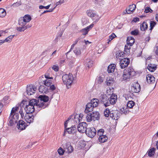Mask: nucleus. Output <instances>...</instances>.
Returning a JSON list of instances; mask_svg holds the SVG:
<instances>
[{
	"mask_svg": "<svg viewBox=\"0 0 158 158\" xmlns=\"http://www.w3.org/2000/svg\"><path fill=\"white\" fill-rule=\"evenodd\" d=\"M37 106V101L35 99H32L30 100L28 104L26 105L24 108V110L27 114H32L35 111L34 107Z\"/></svg>",
	"mask_w": 158,
	"mask_h": 158,
	"instance_id": "1",
	"label": "nucleus"
},
{
	"mask_svg": "<svg viewBox=\"0 0 158 158\" xmlns=\"http://www.w3.org/2000/svg\"><path fill=\"white\" fill-rule=\"evenodd\" d=\"M39 101L37 102L38 107L44 109L48 105L44 103L47 102L49 99V97L46 95H40L39 97Z\"/></svg>",
	"mask_w": 158,
	"mask_h": 158,
	"instance_id": "2",
	"label": "nucleus"
},
{
	"mask_svg": "<svg viewBox=\"0 0 158 158\" xmlns=\"http://www.w3.org/2000/svg\"><path fill=\"white\" fill-rule=\"evenodd\" d=\"M62 78L64 83L66 84L67 87L71 85L73 81V77L71 73L69 74H65L62 76Z\"/></svg>",
	"mask_w": 158,
	"mask_h": 158,
	"instance_id": "3",
	"label": "nucleus"
},
{
	"mask_svg": "<svg viewBox=\"0 0 158 158\" xmlns=\"http://www.w3.org/2000/svg\"><path fill=\"white\" fill-rule=\"evenodd\" d=\"M136 74L134 70H124L123 79L124 81H129L130 78Z\"/></svg>",
	"mask_w": 158,
	"mask_h": 158,
	"instance_id": "4",
	"label": "nucleus"
},
{
	"mask_svg": "<svg viewBox=\"0 0 158 158\" xmlns=\"http://www.w3.org/2000/svg\"><path fill=\"white\" fill-rule=\"evenodd\" d=\"M99 114L98 111L93 112L92 113L87 114L86 118L87 122H90L92 120H98L99 119Z\"/></svg>",
	"mask_w": 158,
	"mask_h": 158,
	"instance_id": "5",
	"label": "nucleus"
},
{
	"mask_svg": "<svg viewBox=\"0 0 158 158\" xmlns=\"http://www.w3.org/2000/svg\"><path fill=\"white\" fill-rule=\"evenodd\" d=\"M86 14L88 16L93 19L94 22H98L100 18L99 15L96 14V12L92 9L87 10Z\"/></svg>",
	"mask_w": 158,
	"mask_h": 158,
	"instance_id": "6",
	"label": "nucleus"
},
{
	"mask_svg": "<svg viewBox=\"0 0 158 158\" xmlns=\"http://www.w3.org/2000/svg\"><path fill=\"white\" fill-rule=\"evenodd\" d=\"M44 76L46 79L45 80H43V81H41V78H44L43 76H42L40 77V81L39 83L40 85L44 84L46 86H48L52 83V81L51 79H53V77H50L49 74L48 73H46L44 75Z\"/></svg>",
	"mask_w": 158,
	"mask_h": 158,
	"instance_id": "7",
	"label": "nucleus"
},
{
	"mask_svg": "<svg viewBox=\"0 0 158 158\" xmlns=\"http://www.w3.org/2000/svg\"><path fill=\"white\" fill-rule=\"evenodd\" d=\"M31 19V16L28 15H25L23 17H20L19 20V25H25L27 23L30 22Z\"/></svg>",
	"mask_w": 158,
	"mask_h": 158,
	"instance_id": "8",
	"label": "nucleus"
},
{
	"mask_svg": "<svg viewBox=\"0 0 158 158\" xmlns=\"http://www.w3.org/2000/svg\"><path fill=\"white\" fill-rule=\"evenodd\" d=\"M19 115L18 114H10L9 118L10 125L12 126L13 125L17 123L18 120Z\"/></svg>",
	"mask_w": 158,
	"mask_h": 158,
	"instance_id": "9",
	"label": "nucleus"
},
{
	"mask_svg": "<svg viewBox=\"0 0 158 158\" xmlns=\"http://www.w3.org/2000/svg\"><path fill=\"white\" fill-rule=\"evenodd\" d=\"M121 115V113L119 111L117 110H111L110 117L113 119L118 120Z\"/></svg>",
	"mask_w": 158,
	"mask_h": 158,
	"instance_id": "10",
	"label": "nucleus"
},
{
	"mask_svg": "<svg viewBox=\"0 0 158 158\" xmlns=\"http://www.w3.org/2000/svg\"><path fill=\"white\" fill-rule=\"evenodd\" d=\"M87 125L86 123L82 122L78 124L77 127L78 131L81 133L86 132L87 128Z\"/></svg>",
	"mask_w": 158,
	"mask_h": 158,
	"instance_id": "11",
	"label": "nucleus"
},
{
	"mask_svg": "<svg viewBox=\"0 0 158 158\" xmlns=\"http://www.w3.org/2000/svg\"><path fill=\"white\" fill-rule=\"evenodd\" d=\"M117 99V96L114 94H112L110 98H108V100H107V105H108V106H110V104L114 105L116 102Z\"/></svg>",
	"mask_w": 158,
	"mask_h": 158,
	"instance_id": "12",
	"label": "nucleus"
},
{
	"mask_svg": "<svg viewBox=\"0 0 158 158\" xmlns=\"http://www.w3.org/2000/svg\"><path fill=\"white\" fill-rule=\"evenodd\" d=\"M77 132L76 127L75 126H73L70 127L66 128L63 134V136H65L67 132L69 134H74Z\"/></svg>",
	"mask_w": 158,
	"mask_h": 158,
	"instance_id": "13",
	"label": "nucleus"
},
{
	"mask_svg": "<svg viewBox=\"0 0 158 158\" xmlns=\"http://www.w3.org/2000/svg\"><path fill=\"white\" fill-rule=\"evenodd\" d=\"M85 133L88 136L92 138L96 135V130L94 127L88 128Z\"/></svg>",
	"mask_w": 158,
	"mask_h": 158,
	"instance_id": "14",
	"label": "nucleus"
},
{
	"mask_svg": "<svg viewBox=\"0 0 158 158\" xmlns=\"http://www.w3.org/2000/svg\"><path fill=\"white\" fill-rule=\"evenodd\" d=\"M36 88L35 86L33 85H30L27 86V88L26 93L28 95H31L35 93Z\"/></svg>",
	"mask_w": 158,
	"mask_h": 158,
	"instance_id": "15",
	"label": "nucleus"
},
{
	"mask_svg": "<svg viewBox=\"0 0 158 158\" xmlns=\"http://www.w3.org/2000/svg\"><path fill=\"white\" fill-rule=\"evenodd\" d=\"M63 147L65 151L68 153H72L73 150V148L69 142H66L64 144Z\"/></svg>",
	"mask_w": 158,
	"mask_h": 158,
	"instance_id": "16",
	"label": "nucleus"
},
{
	"mask_svg": "<svg viewBox=\"0 0 158 158\" xmlns=\"http://www.w3.org/2000/svg\"><path fill=\"white\" fill-rule=\"evenodd\" d=\"M131 91L134 93H138L140 90V86L137 82H135L131 87Z\"/></svg>",
	"mask_w": 158,
	"mask_h": 158,
	"instance_id": "17",
	"label": "nucleus"
},
{
	"mask_svg": "<svg viewBox=\"0 0 158 158\" xmlns=\"http://www.w3.org/2000/svg\"><path fill=\"white\" fill-rule=\"evenodd\" d=\"M34 118V116L31 114H27L24 116V119L28 125L33 122Z\"/></svg>",
	"mask_w": 158,
	"mask_h": 158,
	"instance_id": "18",
	"label": "nucleus"
},
{
	"mask_svg": "<svg viewBox=\"0 0 158 158\" xmlns=\"http://www.w3.org/2000/svg\"><path fill=\"white\" fill-rule=\"evenodd\" d=\"M129 63V60L127 58H125L120 60V66L121 69H124L127 67Z\"/></svg>",
	"mask_w": 158,
	"mask_h": 158,
	"instance_id": "19",
	"label": "nucleus"
},
{
	"mask_svg": "<svg viewBox=\"0 0 158 158\" xmlns=\"http://www.w3.org/2000/svg\"><path fill=\"white\" fill-rule=\"evenodd\" d=\"M28 125H26V123L23 121L19 120L17 124V127L19 130H23L25 129Z\"/></svg>",
	"mask_w": 158,
	"mask_h": 158,
	"instance_id": "20",
	"label": "nucleus"
},
{
	"mask_svg": "<svg viewBox=\"0 0 158 158\" xmlns=\"http://www.w3.org/2000/svg\"><path fill=\"white\" fill-rule=\"evenodd\" d=\"M100 99L104 106L106 107L108 106V105H107V100H108V98L106 94H102L100 97Z\"/></svg>",
	"mask_w": 158,
	"mask_h": 158,
	"instance_id": "21",
	"label": "nucleus"
},
{
	"mask_svg": "<svg viewBox=\"0 0 158 158\" xmlns=\"http://www.w3.org/2000/svg\"><path fill=\"white\" fill-rule=\"evenodd\" d=\"M92 104L90 102L88 103L86 106V108L85 110V113H88L92 111L94 107L92 106Z\"/></svg>",
	"mask_w": 158,
	"mask_h": 158,
	"instance_id": "22",
	"label": "nucleus"
},
{
	"mask_svg": "<svg viewBox=\"0 0 158 158\" xmlns=\"http://www.w3.org/2000/svg\"><path fill=\"white\" fill-rule=\"evenodd\" d=\"M146 80L147 82L149 84L153 83L155 81L154 77L151 74H148L147 75Z\"/></svg>",
	"mask_w": 158,
	"mask_h": 158,
	"instance_id": "23",
	"label": "nucleus"
},
{
	"mask_svg": "<svg viewBox=\"0 0 158 158\" xmlns=\"http://www.w3.org/2000/svg\"><path fill=\"white\" fill-rule=\"evenodd\" d=\"M93 26L94 24H92L90 25L87 26L85 28L81 30L80 31L82 33L83 35H85L88 33L89 31L93 27Z\"/></svg>",
	"mask_w": 158,
	"mask_h": 158,
	"instance_id": "24",
	"label": "nucleus"
},
{
	"mask_svg": "<svg viewBox=\"0 0 158 158\" xmlns=\"http://www.w3.org/2000/svg\"><path fill=\"white\" fill-rule=\"evenodd\" d=\"M39 91L41 93L46 94L48 92V88L44 85H41L39 87Z\"/></svg>",
	"mask_w": 158,
	"mask_h": 158,
	"instance_id": "25",
	"label": "nucleus"
},
{
	"mask_svg": "<svg viewBox=\"0 0 158 158\" xmlns=\"http://www.w3.org/2000/svg\"><path fill=\"white\" fill-rule=\"evenodd\" d=\"M135 42L134 39L132 37H128L127 40V44L130 46H132Z\"/></svg>",
	"mask_w": 158,
	"mask_h": 158,
	"instance_id": "26",
	"label": "nucleus"
},
{
	"mask_svg": "<svg viewBox=\"0 0 158 158\" xmlns=\"http://www.w3.org/2000/svg\"><path fill=\"white\" fill-rule=\"evenodd\" d=\"M86 66L88 68H91L93 65V61L90 58H87L86 60Z\"/></svg>",
	"mask_w": 158,
	"mask_h": 158,
	"instance_id": "27",
	"label": "nucleus"
},
{
	"mask_svg": "<svg viewBox=\"0 0 158 158\" xmlns=\"http://www.w3.org/2000/svg\"><path fill=\"white\" fill-rule=\"evenodd\" d=\"M99 141L101 143H104L106 142L108 140V137L106 135L101 136L98 138Z\"/></svg>",
	"mask_w": 158,
	"mask_h": 158,
	"instance_id": "28",
	"label": "nucleus"
},
{
	"mask_svg": "<svg viewBox=\"0 0 158 158\" xmlns=\"http://www.w3.org/2000/svg\"><path fill=\"white\" fill-rule=\"evenodd\" d=\"M120 110L121 113V114H126L129 113V109L126 107H124L120 109Z\"/></svg>",
	"mask_w": 158,
	"mask_h": 158,
	"instance_id": "29",
	"label": "nucleus"
},
{
	"mask_svg": "<svg viewBox=\"0 0 158 158\" xmlns=\"http://www.w3.org/2000/svg\"><path fill=\"white\" fill-rule=\"evenodd\" d=\"M124 53L120 51H117L116 54V57L119 60H121V57H123Z\"/></svg>",
	"mask_w": 158,
	"mask_h": 158,
	"instance_id": "30",
	"label": "nucleus"
},
{
	"mask_svg": "<svg viewBox=\"0 0 158 158\" xmlns=\"http://www.w3.org/2000/svg\"><path fill=\"white\" fill-rule=\"evenodd\" d=\"M98 101H99L98 99L96 98H94L91 100L90 103L92 104V106L94 107H97L98 106Z\"/></svg>",
	"mask_w": 158,
	"mask_h": 158,
	"instance_id": "31",
	"label": "nucleus"
},
{
	"mask_svg": "<svg viewBox=\"0 0 158 158\" xmlns=\"http://www.w3.org/2000/svg\"><path fill=\"white\" fill-rule=\"evenodd\" d=\"M148 28V24L146 22H143L140 25V28L141 31H144Z\"/></svg>",
	"mask_w": 158,
	"mask_h": 158,
	"instance_id": "32",
	"label": "nucleus"
},
{
	"mask_svg": "<svg viewBox=\"0 0 158 158\" xmlns=\"http://www.w3.org/2000/svg\"><path fill=\"white\" fill-rule=\"evenodd\" d=\"M135 104V103L132 100H129L127 103V107L129 108H132Z\"/></svg>",
	"mask_w": 158,
	"mask_h": 158,
	"instance_id": "33",
	"label": "nucleus"
},
{
	"mask_svg": "<svg viewBox=\"0 0 158 158\" xmlns=\"http://www.w3.org/2000/svg\"><path fill=\"white\" fill-rule=\"evenodd\" d=\"M21 27H17L16 30L22 32L24 30H26L27 27V26H25V25H20Z\"/></svg>",
	"mask_w": 158,
	"mask_h": 158,
	"instance_id": "34",
	"label": "nucleus"
},
{
	"mask_svg": "<svg viewBox=\"0 0 158 158\" xmlns=\"http://www.w3.org/2000/svg\"><path fill=\"white\" fill-rule=\"evenodd\" d=\"M136 5L134 4L130 5L128 8V10L131 12V14L135 10L136 8Z\"/></svg>",
	"mask_w": 158,
	"mask_h": 158,
	"instance_id": "35",
	"label": "nucleus"
},
{
	"mask_svg": "<svg viewBox=\"0 0 158 158\" xmlns=\"http://www.w3.org/2000/svg\"><path fill=\"white\" fill-rule=\"evenodd\" d=\"M80 38H78L77 39H76L75 41L74 42L73 44L71 45V48L70 49V50L68 52H67L66 53V54H68L69 52L74 48V47L75 46L76 44L80 40Z\"/></svg>",
	"mask_w": 158,
	"mask_h": 158,
	"instance_id": "36",
	"label": "nucleus"
},
{
	"mask_svg": "<svg viewBox=\"0 0 158 158\" xmlns=\"http://www.w3.org/2000/svg\"><path fill=\"white\" fill-rule=\"evenodd\" d=\"M97 134L99 137L103 135H105V131L104 129H101L98 130L97 132Z\"/></svg>",
	"mask_w": 158,
	"mask_h": 158,
	"instance_id": "37",
	"label": "nucleus"
},
{
	"mask_svg": "<svg viewBox=\"0 0 158 158\" xmlns=\"http://www.w3.org/2000/svg\"><path fill=\"white\" fill-rule=\"evenodd\" d=\"M10 98L9 96H5L3 98V99L1 101V102H3L4 104H7L10 102V100H9Z\"/></svg>",
	"mask_w": 158,
	"mask_h": 158,
	"instance_id": "38",
	"label": "nucleus"
},
{
	"mask_svg": "<svg viewBox=\"0 0 158 158\" xmlns=\"http://www.w3.org/2000/svg\"><path fill=\"white\" fill-rule=\"evenodd\" d=\"M155 149L154 148H152L150 149L148 152V154L149 156H152L155 153Z\"/></svg>",
	"mask_w": 158,
	"mask_h": 158,
	"instance_id": "39",
	"label": "nucleus"
},
{
	"mask_svg": "<svg viewBox=\"0 0 158 158\" xmlns=\"http://www.w3.org/2000/svg\"><path fill=\"white\" fill-rule=\"evenodd\" d=\"M112 109H110V110L107 108L104 111V116L106 117H108L110 115V114L111 113V110Z\"/></svg>",
	"mask_w": 158,
	"mask_h": 158,
	"instance_id": "40",
	"label": "nucleus"
},
{
	"mask_svg": "<svg viewBox=\"0 0 158 158\" xmlns=\"http://www.w3.org/2000/svg\"><path fill=\"white\" fill-rule=\"evenodd\" d=\"M6 14V12L3 8H0V17H3Z\"/></svg>",
	"mask_w": 158,
	"mask_h": 158,
	"instance_id": "41",
	"label": "nucleus"
},
{
	"mask_svg": "<svg viewBox=\"0 0 158 158\" xmlns=\"http://www.w3.org/2000/svg\"><path fill=\"white\" fill-rule=\"evenodd\" d=\"M106 84L107 85H110L113 83V81L112 78L107 77L106 79Z\"/></svg>",
	"mask_w": 158,
	"mask_h": 158,
	"instance_id": "42",
	"label": "nucleus"
},
{
	"mask_svg": "<svg viewBox=\"0 0 158 158\" xmlns=\"http://www.w3.org/2000/svg\"><path fill=\"white\" fill-rule=\"evenodd\" d=\"M14 36V35H10L4 40L6 42L10 43L12 39L13 38Z\"/></svg>",
	"mask_w": 158,
	"mask_h": 158,
	"instance_id": "43",
	"label": "nucleus"
},
{
	"mask_svg": "<svg viewBox=\"0 0 158 158\" xmlns=\"http://www.w3.org/2000/svg\"><path fill=\"white\" fill-rule=\"evenodd\" d=\"M19 107L18 106H15L13 107L11 111L10 114H18L16 113V112L18 110Z\"/></svg>",
	"mask_w": 158,
	"mask_h": 158,
	"instance_id": "44",
	"label": "nucleus"
},
{
	"mask_svg": "<svg viewBox=\"0 0 158 158\" xmlns=\"http://www.w3.org/2000/svg\"><path fill=\"white\" fill-rule=\"evenodd\" d=\"M147 68L148 69H156L157 68L156 65L152 64H150L148 65Z\"/></svg>",
	"mask_w": 158,
	"mask_h": 158,
	"instance_id": "45",
	"label": "nucleus"
},
{
	"mask_svg": "<svg viewBox=\"0 0 158 158\" xmlns=\"http://www.w3.org/2000/svg\"><path fill=\"white\" fill-rule=\"evenodd\" d=\"M74 53L77 55H79L81 54V51L80 48H76L73 51Z\"/></svg>",
	"mask_w": 158,
	"mask_h": 158,
	"instance_id": "46",
	"label": "nucleus"
},
{
	"mask_svg": "<svg viewBox=\"0 0 158 158\" xmlns=\"http://www.w3.org/2000/svg\"><path fill=\"white\" fill-rule=\"evenodd\" d=\"M129 45L127 44L125 45L124 48V51L126 52V53L128 54L130 52V46Z\"/></svg>",
	"mask_w": 158,
	"mask_h": 158,
	"instance_id": "47",
	"label": "nucleus"
},
{
	"mask_svg": "<svg viewBox=\"0 0 158 158\" xmlns=\"http://www.w3.org/2000/svg\"><path fill=\"white\" fill-rule=\"evenodd\" d=\"M156 24V23L154 21H151L150 22V30H152Z\"/></svg>",
	"mask_w": 158,
	"mask_h": 158,
	"instance_id": "48",
	"label": "nucleus"
},
{
	"mask_svg": "<svg viewBox=\"0 0 158 158\" xmlns=\"http://www.w3.org/2000/svg\"><path fill=\"white\" fill-rule=\"evenodd\" d=\"M58 152L60 155H62L64 154L65 150H64L61 148H60L58 150Z\"/></svg>",
	"mask_w": 158,
	"mask_h": 158,
	"instance_id": "49",
	"label": "nucleus"
},
{
	"mask_svg": "<svg viewBox=\"0 0 158 158\" xmlns=\"http://www.w3.org/2000/svg\"><path fill=\"white\" fill-rule=\"evenodd\" d=\"M104 78L103 77L100 76L97 79L98 83L101 84L103 81Z\"/></svg>",
	"mask_w": 158,
	"mask_h": 158,
	"instance_id": "50",
	"label": "nucleus"
},
{
	"mask_svg": "<svg viewBox=\"0 0 158 158\" xmlns=\"http://www.w3.org/2000/svg\"><path fill=\"white\" fill-rule=\"evenodd\" d=\"M116 36V35L114 34H113L110 35L109 38L108 39V42H107V43L108 44L109 42L111 41Z\"/></svg>",
	"mask_w": 158,
	"mask_h": 158,
	"instance_id": "51",
	"label": "nucleus"
},
{
	"mask_svg": "<svg viewBox=\"0 0 158 158\" xmlns=\"http://www.w3.org/2000/svg\"><path fill=\"white\" fill-rule=\"evenodd\" d=\"M116 65L114 64H111L108 67L107 69H115Z\"/></svg>",
	"mask_w": 158,
	"mask_h": 158,
	"instance_id": "52",
	"label": "nucleus"
},
{
	"mask_svg": "<svg viewBox=\"0 0 158 158\" xmlns=\"http://www.w3.org/2000/svg\"><path fill=\"white\" fill-rule=\"evenodd\" d=\"M75 61L74 60H70L68 63V65L69 67L70 68H71L73 66L74 62Z\"/></svg>",
	"mask_w": 158,
	"mask_h": 158,
	"instance_id": "53",
	"label": "nucleus"
},
{
	"mask_svg": "<svg viewBox=\"0 0 158 158\" xmlns=\"http://www.w3.org/2000/svg\"><path fill=\"white\" fill-rule=\"evenodd\" d=\"M131 34L134 35H136L139 34L138 31L137 30H135L131 32Z\"/></svg>",
	"mask_w": 158,
	"mask_h": 158,
	"instance_id": "54",
	"label": "nucleus"
},
{
	"mask_svg": "<svg viewBox=\"0 0 158 158\" xmlns=\"http://www.w3.org/2000/svg\"><path fill=\"white\" fill-rule=\"evenodd\" d=\"M49 87V89L50 90L52 91H53L56 89V87L54 85H52V83L50 85L48 86ZM48 87V86H47Z\"/></svg>",
	"mask_w": 158,
	"mask_h": 158,
	"instance_id": "55",
	"label": "nucleus"
},
{
	"mask_svg": "<svg viewBox=\"0 0 158 158\" xmlns=\"http://www.w3.org/2000/svg\"><path fill=\"white\" fill-rule=\"evenodd\" d=\"M64 0H60L59 2H57L56 3V6L61 4L64 2Z\"/></svg>",
	"mask_w": 158,
	"mask_h": 158,
	"instance_id": "56",
	"label": "nucleus"
},
{
	"mask_svg": "<svg viewBox=\"0 0 158 158\" xmlns=\"http://www.w3.org/2000/svg\"><path fill=\"white\" fill-rule=\"evenodd\" d=\"M131 14V12H129V10H128V8H127L126 9L123 11V15H124V14Z\"/></svg>",
	"mask_w": 158,
	"mask_h": 158,
	"instance_id": "57",
	"label": "nucleus"
},
{
	"mask_svg": "<svg viewBox=\"0 0 158 158\" xmlns=\"http://www.w3.org/2000/svg\"><path fill=\"white\" fill-rule=\"evenodd\" d=\"M3 103L1 102V101H0V114L2 112V108L3 107Z\"/></svg>",
	"mask_w": 158,
	"mask_h": 158,
	"instance_id": "58",
	"label": "nucleus"
},
{
	"mask_svg": "<svg viewBox=\"0 0 158 158\" xmlns=\"http://www.w3.org/2000/svg\"><path fill=\"white\" fill-rule=\"evenodd\" d=\"M55 7L53 9H50L49 10H45L44 11V12L42 14H44L46 12H52L53 11V10H54V9H55Z\"/></svg>",
	"mask_w": 158,
	"mask_h": 158,
	"instance_id": "59",
	"label": "nucleus"
},
{
	"mask_svg": "<svg viewBox=\"0 0 158 158\" xmlns=\"http://www.w3.org/2000/svg\"><path fill=\"white\" fill-rule=\"evenodd\" d=\"M151 9L150 7H146L145 9L144 12L146 13H148L150 11Z\"/></svg>",
	"mask_w": 158,
	"mask_h": 158,
	"instance_id": "60",
	"label": "nucleus"
},
{
	"mask_svg": "<svg viewBox=\"0 0 158 158\" xmlns=\"http://www.w3.org/2000/svg\"><path fill=\"white\" fill-rule=\"evenodd\" d=\"M19 113L20 114L22 118H23L24 116V115L23 110L21 109H20L19 111Z\"/></svg>",
	"mask_w": 158,
	"mask_h": 158,
	"instance_id": "61",
	"label": "nucleus"
},
{
	"mask_svg": "<svg viewBox=\"0 0 158 158\" xmlns=\"http://www.w3.org/2000/svg\"><path fill=\"white\" fill-rule=\"evenodd\" d=\"M139 20V18L138 17H136L134 18L133 20L132 21V22H136L137 21H138Z\"/></svg>",
	"mask_w": 158,
	"mask_h": 158,
	"instance_id": "62",
	"label": "nucleus"
},
{
	"mask_svg": "<svg viewBox=\"0 0 158 158\" xmlns=\"http://www.w3.org/2000/svg\"><path fill=\"white\" fill-rule=\"evenodd\" d=\"M52 69H59V66L57 65H54L52 67Z\"/></svg>",
	"mask_w": 158,
	"mask_h": 158,
	"instance_id": "63",
	"label": "nucleus"
},
{
	"mask_svg": "<svg viewBox=\"0 0 158 158\" xmlns=\"http://www.w3.org/2000/svg\"><path fill=\"white\" fill-rule=\"evenodd\" d=\"M65 62V60H61L59 62V64L60 65H62Z\"/></svg>",
	"mask_w": 158,
	"mask_h": 158,
	"instance_id": "64",
	"label": "nucleus"
}]
</instances>
